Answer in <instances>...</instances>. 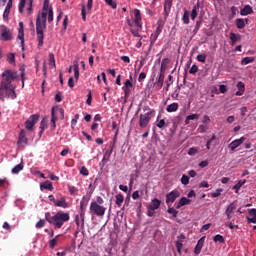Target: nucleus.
I'll use <instances>...</instances> for the list:
<instances>
[{"instance_id": "obj_34", "label": "nucleus", "mask_w": 256, "mask_h": 256, "mask_svg": "<svg viewBox=\"0 0 256 256\" xmlns=\"http://www.w3.org/2000/svg\"><path fill=\"white\" fill-rule=\"evenodd\" d=\"M195 119H199V114L188 115L185 119V125H189L190 121H195Z\"/></svg>"}, {"instance_id": "obj_44", "label": "nucleus", "mask_w": 256, "mask_h": 256, "mask_svg": "<svg viewBox=\"0 0 256 256\" xmlns=\"http://www.w3.org/2000/svg\"><path fill=\"white\" fill-rule=\"evenodd\" d=\"M213 240L215 241V243H225V238H223L221 234L214 236Z\"/></svg>"}, {"instance_id": "obj_24", "label": "nucleus", "mask_w": 256, "mask_h": 256, "mask_svg": "<svg viewBox=\"0 0 256 256\" xmlns=\"http://www.w3.org/2000/svg\"><path fill=\"white\" fill-rule=\"evenodd\" d=\"M51 126L50 129L51 131H55V129L57 128V116L55 115V110L51 111Z\"/></svg>"}, {"instance_id": "obj_29", "label": "nucleus", "mask_w": 256, "mask_h": 256, "mask_svg": "<svg viewBox=\"0 0 256 256\" xmlns=\"http://www.w3.org/2000/svg\"><path fill=\"white\" fill-rule=\"evenodd\" d=\"M235 209H237V201H233L230 205H228L225 213L234 214Z\"/></svg>"}, {"instance_id": "obj_43", "label": "nucleus", "mask_w": 256, "mask_h": 256, "mask_svg": "<svg viewBox=\"0 0 256 256\" xmlns=\"http://www.w3.org/2000/svg\"><path fill=\"white\" fill-rule=\"evenodd\" d=\"M47 129V120L45 118L40 122V134Z\"/></svg>"}, {"instance_id": "obj_53", "label": "nucleus", "mask_w": 256, "mask_h": 256, "mask_svg": "<svg viewBox=\"0 0 256 256\" xmlns=\"http://www.w3.org/2000/svg\"><path fill=\"white\" fill-rule=\"evenodd\" d=\"M197 71H199V67H197V65H192V67L190 68V70H189V73L191 74V75H195V73H197Z\"/></svg>"}, {"instance_id": "obj_2", "label": "nucleus", "mask_w": 256, "mask_h": 256, "mask_svg": "<svg viewBox=\"0 0 256 256\" xmlns=\"http://www.w3.org/2000/svg\"><path fill=\"white\" fill-rule=\"evenodd\" d=\"M17 79V72L12 70H5L2 73V81L0 83V99L5 101V97L9 99H16L17 94L15 93V86H13V81Z\"/></svg>"}, {"instance_id": "obj_26", "label": "nucleus", "mask_w": 256, "mask_h": 256, "mask_svg": "<svg viewBox=\"0 0 256 256\" xmlns=\"http://www.w3.org/2000/svg\"><path fill=\"white\" fill-rule=\"evenodd\" d=\"M253 13V8L250 5L244 6L243 9L240 11V15L246 16V15H251Z\"/></svg>"}, {"instance_id": "obj_61", "label": "nucleus", "mask_w": 256, "mask_h": 256, "mask_svg": "<svg viewBox=\"0 0 256 256\" xmlns=\"http://www.w3.org/2000/svg\"><path fill=\"white\" fill-rule=\"evenodd\" d=\"M147 215L148 217H153L155 215V210L152 209L151 207L147 206Z\"/></svg>"}, {"instance_id": "obj_62", "label": "nucleus", "mask_w": 256, "mask_h": 256, "mask_svg": "<svg viewBox=\"0 0 256 256\" xmlns=\"http://www.w3.org/2000/svg\"><path fill=\"white\" fill-rule=\"evenodd\" d=\"M91 203H97V205H103V203H105V200H103V199L101 198V196H98V197L96 198V201H92Z\"/></svg>"}, {"instance_id": "obj_21", "label": "nucleus", "mask_w": 256, "mask_h": 256, "mask_svg": "<svg viewBox=\"0 0 256 256\" xmlns=\"http://www.w3.org/2000/svg\"><path fill=\"white\" fill-rule=\"evenodd\" d=\"M199 7H201V4L199 2H197L192 9V12L190 14V17L192 19V21H195V19H197V15L199 13Z\"/></svg>"}, {"instance_id": "obj_22", "label": "nucleus", "mask_w": 256, "mask_h": 256, "mask_svg": "<svg viewBox=\"0 0 256 256\" xmlns=\"http://www.w3.org/2000/svg\"><path fill=\"white\" fill-rule=\"evenodd\" d=\"M148 207H150L151 209H153L154 211H157V209H159L161 207V200L154 198L152 199L151 203L148 205Z\"/></svg>"}, {"instance_id": "obj_10", "label": "nucleus", "mask_w": 256, "mask_h": 256, "mask_svg": "<svg viewBox=\"0 0 256 256\" xmlns=\"http://www.w3.org/2000/svg\"><path fill=\"white\" fill-rule=\"evenodd\" d=\"M245 141H246V138L242 136L240 139H236L232 141L228 147L229 149H231V151H235V149H237V147H241V145H243Z\"/></svg>"}, {"instance_id": "obj_50", "label": "nucleus", "mask_w": 256, "mask_h": 256, "mask_svg": "<svg viewBox=\"0 0 256 256\" xmlns=\"http://www.w3.org/2000/svg\"><path fill=\"white\" fill-rule=\"evenodd\" d=\"M25 3H27V0H20V3H19V13H23V9H25Z\"/></svg>"}, {"instance_id": "obj_16", "label": "nucleus", "mask_w": 256, "mask_h": 256, "mask_svg": "<svg viewBox=\"0 0 256 256\" xmlns=\"http://www.w3.org/2000/svg\"><path fill=\"white\" fill-rule=\"evenodd\" d=\"M131 87H133L131 80H126L124 86L122 87L125 93V97H129V94L131 93Z\"/></svg>"}, {"instance_id": "obj_27", "label": "nucleus", "mask_w": 256, "mask_h": 256, "mask_svg": "<svg viewBox=\"0 0 256 256\" xmlns=\"http://www.w3.org/2000/svg\"><path fill=\"white\" fill-rule=\"evenodd\" d=\"M27 132L25 130H21L19 134V139H18V145H21L23 143H27Z\"/></svg>"}, {"instance_id": "obj_49", "label": "nucleus", "mask_w": 256, "mask_h": 256, "mask_svg": "<svg viewBox=\"0 0 256 256\" xmlns=\"http://www.w3.org/2000/svg\"><path fill=\"white\" fill-rule=\"evenodd\" d=\"M176 249H177L179 255H181V251L183 250V241L176 242Z\"/></svg>"}, {"instance_id": "obj_54", "label": "nucleus", "mask_w": 256, "mask_h": 256, "mask_svg": "<svg viewBox=\"0 0 256 256\" xmlns=\"http://www.w3.org/2000/svg\"><path fill=\"white\" fill-rule=\"evenodd\" d=\"M43 227H45V220L41 219L36 223V229H43Z\"/></svg>"}, {"instance_id": "obj_55", "label": "nucleus", "mask_w": 256, "mask_h": 256, "mask_svg": "<svg viewBox=\"0 0 256 256\" xmlns=\"http://www.w3.org/2000/svg\"><path fill=\"white\" fill-rule=\"evenodd\" d=\"M7 59H8V61H9V63H10L11 65H13V63H15V54H13V53L8 54Z\"/></svg>"}, {"instance_id": "obj_11", "label": "nucleus", "mask_w": 256, "mask_h": 256, "mask_svg": "<svg viewBox=\"0 0 256 256\" xmlns=\"http://www.w3.org/2000/svg\"><path fill=\"white\" fill-rule=\"evenodd\" d=\"M18 39L21 41L22 49H25L23 47V45H25V31L23 28V22L19 23Z\"/></svg>"}, {"instance_id": "obj_51", "label": "nucleus", "mask_w": 256, "mask_h": 256, "mask_svg": "<svg viewBox=\"0 0 256 256\" xmlns=\"http://www.w3.org/2000/svg\"><path fill=\"white\" fill-rule=\"evenodd\" d=\"M181 183H182V185H189V176H187L185 174L182 175Z\"/></svg>"}, {"instance_id": "obj_42", "label": "nucleus", "mask_w": 256, "mask_h": 256, "mask_svg": "<svg viewBox=\"0 0 256 256\" xmlns=\"http://www.w3.org/2000/svg\"><path fill=\"white\" fill-rule=\"evenodd\" d=\"M59 241V236H56L54 239L50 240L49 247L50 249H55V245H57Z\"/></svg>"}, {"instance_id": "obj_25", "label": "nucleus", "mask_w": 256, "mask_h": 256, "mask_svg": "<svg viewBox=\"0 0 256 256\" xmlns=\"http://www.w3.org/2000/svg\"><path fill=\"white\" fill-rule=\"evenodd\" d=\"M178 109H179V103L174 102V103L169 104V105L167 106L166 111H167L168 113H175V111H178Z\"/></svg>"}, {"instance_id": "obj_63", "label": "nucleus", "mask_w": 256, "mask_h": 256, "mask_svg": "<svg viewBox=\"0 0 256 256\" xmlns=\"http://www.w3.org/2000/svg\"><path fill=\"white\" fill-rule=\"evenodd\" d=\"M130 31L134 37H139L140 39H143V36L139 35V30L131 29Z\"/></svg>"}, {"instance_id": "obj_15", "label": "nucleus", "mask_w": 256, "mask_h": 256, "mask_svg": "<svg viewBox=\"0 0 256 256\" xmlns=\"http://www.w3.org/2000/svg\"><path fill=\"white\" fill-rule=\"evenodd\" d=\"M56 207H62V209H67L69 207V203H67V198L62 196L60 200H56L55 204Z\"/></svg>"}, {"instance_id": "obj_28", "label": "nucleus", "mask_w": 256, "mask_h": 256, "mask_svg": "<svg viewBox=\"0 0 256 256\" xmlns=\"http://www.w3.org/2000/svg\"><path fill=\"white\" fill-rule=\"evenodd\" d=\"M112 154H113V146L111 147L110 150H107V151L105 152L104 157H103V159H102L103 165H105V164L109 161V159H111V155H112Z\"/></svg>"}, {"instance_id": "obj_40", "label": "nucleus", "mask_w": 256, "mask_h": 256, "mask_svg": "<svg viewBox=\"0 0 256 256\" xmlns=\"http://www.w3.org/2000/svg\"><path fill=\"white\" fill-rule=\"evenodd\" d=\"M201 25H203V20L196 21L195 28L193 30L194 35H197V33H199V29H201Z\"/></svg>"}, {"instance_id": "obj_64", "label": "nucleus", "mask_w": 256, "mask_h": 256, "mask_svg": "<svg viewBox=\"0 0 256 256\" xmlns=\"http://www.w3.org/2000/svg\"><path fill=\"white\" fill-rule=\"evenodd\" d=\"M248 213H249L250 217L256 218V209L255 208L248 210Z\"/></svg>"}, {"instance_id": "obj_39", "label": "nucleus", "mask_w": 256, "mask_h": 256, "mask_svg": "<svg viewBox=\"0 0 256 256\" xmlns=\"http://www.w3.org/2000/svg\"><path fill=\"white\" fill-rule=\"evenodd\" d=\"M255 61L254 57H245L241 61V65H249V63H253Z\"/></svg>"}, {"instance_id": "obj_17", "label": "nucleus", "mask_w": 256, "mask_h": 256, "mask_svg": "<svg viewBox=\"0 0 256 256\" xmlns=\"http://www.w3.org/2000/svg\"><path fill=\"white\" fill-rule=\"evenodd\" d=\"M87 205H89V198L83 197L81 202H80V211H79V213H82V215H85Z\"/></svg>"}, {"instance_id": "obj_48", "label": "nucleus", "mask_w": 256, "mask_h": 256, "mask_svg": "<svg viewBox=\"0 0 256 256\" xmlns=\"http://www.w3.org/2000/svg\"><path fill=\"white\" fill-rule=\"evenodd\" d=\"M106 5H109V7H112V9H117V3L113 0H104Z\"/></svg>"}, {"instance_id": "obj_4", "label": "nucleus", "mask_w": 256, "mask_h": 256, "mask_svg": "<svg viewBox=\"0 0 256 256\" xmlns=\"http://www.w3.org/2000/svg\"><path fill=\"white\" fill-rule=\"evenodd\" d=\"M153 117H155V110H150L149 112H147L145 114H140L139 127H141V129H145V127H147V125H149V123L151 122V119H153Z\"/></svg>"}, {"instance_id": "obj_19", "label": "nucleus", "mask_w": 256, "mask_h": 256, "mask_svg": "<svg viewBox=\"0 0 256 256\" xmlns=\"http://www.w3.org/2000/svg\"><path fill=\"white\" fill-rule=\"evenodd\" d=\"M189 203H191V200L189 198L182 197L179 202L175 203V206H176V209H181V207L185 205H189Z\"/></svg>"}, {"instance_id": "obj_33", "label": "nucleus", "mask_w": 256, "mask_h": 256, "mask_svg": "<svg viewBox=\"0 0 256 256\" xmlns=\"http://www.w3.org/2000/svg\"><path fill=\"white\" fill-rule=\"evenodd\" d=\"M24 165L23 162H21L20 164L16 165L13 169H12V173L14 175H17L18 173H21V171H23Z\"/></svg>"}, {"instance_id": "obj_31", "label": "nucleus", "mask_w": 256, "mask_h": 256, "mask_svg": "<svg viewBox=\"0 0 256 256\" xmlns=\"http://www.w3.org/2000/svg\"><path fill=\"white\" fill-rule=\"evenodd\" d=\"M167 65H169V58H164L161 62L160 73L165 74V71L167 69Z\"/></svg>"}, {"instance_id": "obj_23", "label": "nucleus", "mask_w": 256, "mask_h": 256, "mask_svg": "<svg viewBox=\"0 0 256 256\" xmlns=\"http://www.w3.org/2000/svg\"><path fill=\"white\" fill-rule=\"evenodd\" d=\"M237 89H238V91L235 93V95L237 97H241V95H243L245 93V83H243L241 81L238 82L237 83Z\"/></svg>"}, {"instance_id": "obj_32", "label": "nucleus", "mask_w": 256, "mask_h": 256, "mask_svg": "<svg viewBox=\"0 0 256 256\" xmlns=\"http://www.w3.org/2000/svg\"><path fill=\"white\" fill-rule=\"evenodd\" d=\"M239 39H241V35L235 34L233 32L230 34L231 45H235V43H237Z\"/></svg>"}, {"instance_id": "obj_60", "label": "nucleus", "mask_w": 256, "mask_h": 256, "mask_svg": "<svg viewBox=\"0 0 256 256\" xmlns=\"http://www.w3.org/2000/svg\"><path fill=\"white\" fill-rule=\"evenodd\" d=\"M92 101H93V94L91 93V90H89L88 98L86 100L87 105H91Z\"/></svg>"}, {"instance_id": "obj_8", "label": "nucleus", "mask_w": 256, "mask_h": 256, "mask_svg": "<svg viewBox=\"0 0 256 256\" xmlns=\"http://www.w3.org/2000/svg\"><path fill=\"white\" fill-rule=\"evenodd\" d=\"M133 13H134V23H135L136 27H138V29L142 30L143 25L141 24V21L143 20V18L141 17V10L134 9Z\"/></svg>"}, {"instance_id": "obj_35", "label": "nucleus", "mask_w": 256, "mask_h": 256, "mask_svg": "<svg viewBox=\"0 0 256 256\" xmlns=\"http://www.w3.org/2000/svg\"><path fill=\"white\" fill-rule=\"evenodd\" d=\"M41 189H48L49 191H53V183L46 181L40 185Z\"/></svg>"}, {"instance_id": "obj_58", "label": "nucleus", "mask_w": 256, "mask_h": 256, "mask_svg": "<svg viewBox=\"0 0 256 256\" xmlns=\"http://www.w3.org/2000/svg\"><path fill=\"white\" fill-rule=\"evenodd\" d=\"M159 36H157V34L153 33L150 37V45H154L155 41H157Z\"/></svg>"}, {"instance_id": "obj_47", "label": "nucleus", "mask_w": 256, "mask_h": 256, "mask_svg": "<svg viewBox=\"0 0 256 256\" xmlns=\"http://www.w3.org/2000/svg\"><path fill=\"white\" fill-rule=\"evenodd\" d=\"M217 139V136L215 134L212 135L211 139L207 141L206 143V149H211V143Z\"/></svg>"}, {"instance_id": "obj_13", "label": "nucleus", "mask_w": 256, "mask_h": 256, "mask_svg": "<svg viewBox=\"0 0 256 256\" xmlns=\"http://www.w3.org/2000/svg\"><path fill=\"white\" fill-rule=\"evenodd\" d=\"M11 7H13V0H9L6 7H5V10H4V13H3L4 21H9V15L11 13Z\"/></svg>"}, {"instance_id": "obj_1", "label": "nucleus", "mask_w": 256, "mask_h": 256, "mask_svg": "<svg viewBox=\"0 0 256 256\" xmlns=\"http://www.w3.org/2000/svg\"><path fill=\"white\" fill-rule=\"evenodd\" d=\"M47 15H48V23H52L53 21V8L44 4L43 10L38 14L36 18V37L38 41V49L43 47L44 39H45V31L47 30Z\"/></svg>"}, {"instance_id": "obj_3", "label": "nucleus", "mask_w": 256, "mask_h": 256, "mask_svg": "<svg viewBox=\"0 0 256 256\" xmlns=\"http://www.w3.org/2000/svg\"><path fill=\"white\" fill-rule=\"evenodd\" d=\"M45 219L50 225L54 226V229H61V227L69 221L70 216L69 213L63 211H58L54 216L47 212L45 214Z\"/></svg>"}, {"instance_id": "obj_5", "label": "nucleus", "mask_w": 256, "mask_h": 256, "mask_svg": "<svg viewBox=\"0 0 256 256\" xmlns=\"http://www.w3.org/2000/svg\"><path fill=\"white\" fill-rule=\"evenodd\" d=\"M89 211L91 215H96V217H103L107 208L103 205H98L97 203H90Z\"/></svg>"}, {"instance_id": "obj_56", "label": "nucleus", "mask_w": 256, "mask_h": 256, "mask_svg": "<svg viewBox=\"0 0 256 256\" xmlns=\"http://www.w3.org/2000/svg\"><path fill=\"white\" fill-rule=\"evenodd\" d=\"M168 213H169L170 215H173V217L175 218V217H177V215L179 214V211L175 210V208H169V209H168Z\"/></svg>"}, {"instance_id": "obj_9", "label": "nucleus", "mask_w": 256, "mask_h": 256, "mask_svg": "<svg viewBox=\"0 0 256 256\" xmlns=\"http://www.w3.org/2000/svg\"><path fill=\"white\" fill-rule=\"evenodd\" d=\"M181 193H179V190H173L170 193L166 195V204L169 205V203H175V200L180 197Z\"/></svg>"}, {"instance_id": "obj_12", "label": "nucleus", "mask_w": 256, "mask_h": 256, "mask_svg": "<svg viewBox=\"0 0 256 256\" xmlns=\"http://www.w3.org/2000/svg\"><path fill=\"white\" fill-rule=\"evenodd\" d=\"M79 215H76L75 217V223L77 225V227H81L83 229V227H85V214H83L82 212H79Z\"/></svg>"}, {"instance_id": "obj_7", "label": "nucleus", "mask_w": 256, "mask_h": 256, "mask_svg": "<svg viewBox=\"0 0 256 256\" xmlns=\"http://www.w3.org/2000/svg\"><path fill=\"white\" fill-rule=\"evenodd\" d=\"M39 121V114H33L30 118L26 121V129L28 131H33V127H35V123Z\"/></svg>"}, {"instance_id": "obj_6", "label": "nucleus", "mask_w": 256, "mask_h": 256, "mask_svg": "<svg viewBox=\"0 0 256 256\" xmlns=\"http://www.w3.org/2000/svg\"><path fill=\"white\" fill-rule=\"evenodd\" d=\"M13 40V31L7 26L2 25L0 27V41H12Z\"/></svg>"}, {"instance_id": "obj_36", "label": "nucleus", "mask_w": 256, "mask_h": 256, "mask_svg": "<svg viewBox=\"0 0 256 256\" xmlns=\"http://www.w3.org/2000/svg\"><path fill=\"white\" fill-rule=\"evenodd\" d=\"M49 66H50L51 69H53V68L55 69V67H56L55 54H53V53L49 54Z\"/></svg>"}, {"instance_id": "obj_38", "label": "nucleus", "mask_w": 256, "mask_h": 256, "mask_svg": "<svg viewBox=\"0 0 256 256\" xmlns=\"http://www.w3.org/2000/svg\"><path fill=\"white\" fill-rule=\"evenodd\" d=\"M182 21L184 25H189V11L187 9L184 10Z\"/></svg>"}, {"instance_id": "obj_57", "label": "nucleus", "mask_w": 256, "mask_h": 256, "mask_svg": "<svg viewBox=\"0 0 256 256\" xmlns=\"http://www.w3.org/2000/svg\"><path fill=\"white\" fill-rule=\"evenodd\" d=\"M244 185H245V180H244V181L240 180V181H238V183H237L236 185H234L233 189L239 190V189H241V187H243Z\"/></svg>"}, {"instance_id": "obj_18", "label": "nucleus", "mask_w": 256, "mask_h": 256, "mask_svg": "<svg viewBox=\"0 0 256 256\" xmlns=\"http://www.w3.org/2000/svg\"><path fill=\"white\" fill-rule=\"evenodd\" d=\"M249 23V19H243V18H238L236 19V26L237 29H245V25H247Z\"/></svg>"}, {"instance_id": "obj_14", "label": "nucleus", "mask_w": 256, "mask_h": 256, "mask_svg": "<svg viewBox=\"0 0 256 256\" xmlns=\"http://www.w3.org/2000/svg\"><path fill=\"white\" fill-rule=\"evenodd\" d=\"M51 111H54V115L57 117V119H65V110L63 108L53 107Z\"/></svg>"}, {"instance_id": "obj_37", "label": "nucleus", "mask_w": 256, "mask_h": 256, "mask_svg": "<svg viewBox=\"0 0 256 256\" xmlns=\"http://www.w3.org/2000/svg\"><path fill=\"white\" fill-rule=\"evenodd\" d=\"M123 201H125V197L123 196V194L116 195V205L118 207H121V205H123Z\"/></svg>"}, {"instance_id": "obj_30", "label": "nucleus", "mask_w": 256, "mask_h": 256, "mask_svg": "<svg viewBox=\"0 0 256 256\" xmlns=\"http://www.w3.org/2000/svg\"><path fill=\"white\" fill-rule=\"evenodd\" d=\"M163 83H165V74L160 72L157 77L156 85L161 88L163 87Z\"/></svg>"}, {"instance_id": "obj_20", "label": "nucleus", "mask_w": 256, "mask_h": 256, "mask_svg": "<svg viewBox=\"0 0 256 256\" xmlns=\"http://www.w3.org/2000/svg\"><path fill=\"white\" fill-rule=\"evenodd\" d=\"M205 243V238H200L196 244V247L194 249L195 255H199L201 253V250L203 249V245Z\"/></svg>"}, {"instance_id": "obj_59", "label": "nucleus", "mask_w": 256, "mask_h": 256, "mask_svg": "<svg viewBox=\"0 0 256 256\" xmlns=\"http://www.w3.org/2000/svg\"><path fill=\"white\" fill-rule=\"evenodd\" d=\"M162 31H163V26L161 24H158L154 34L157 35V36H160Z\"/></svg>"}, {"instance_id": "obj_45", "label": "nucleus", "mask_w": 256, "mask_h": 256, "mask_svg": "<svg viewBox=\"0 0 256 256\" xmlns=\"http://www.w3.org/2000/svg\"><path fill=\"white\" fill-rule=\"evenodd\" d=\"M156 127L159 129H165L167 127V122H165V119H161L157 124Z\"/></svg>"}, {"instance_id": "obj_52", "label": "nucleus", "mask_w": 256, "mask_h": 256, "mask_svg": "<svg viewBox=\"0 0 256 256\" xmlns=\"http://www.w3.org/2000/svg\"><path fill=\"white\" fill-rule=\"evenodd\" d=\"M80 175H83L84 177H87V175H89V170L87 169V167L85 166L81 167Z\"/></svg>"}, {"instance_id": "obj_46", "label": "nucleus", "mask_w": 256, "mask_h": 256, "mask_svg": "<svg viewBox=\"0 0 256 256\" xmlns=\"http://www.w3.org/2000/svg\"><path fill=\"white\" fill-rule=\"evenodd\" d=\"M199 63H205L207 61V54H200L197 56Z\"/></svg>"}, {"instance_id": "obj_41", "label": "nucleus", "mask_w": 256, "mask_h": 256, "mask_svg": "<svg viewBox=\"0 0 256 256\" xmlns=\"http://www.w3.org/2000/svg\"><path fill=\"white\" fill-rule=\"evenodd\" d=\"M74 79L79 81V64H74Z\"/></svg>"}]
</instances>
